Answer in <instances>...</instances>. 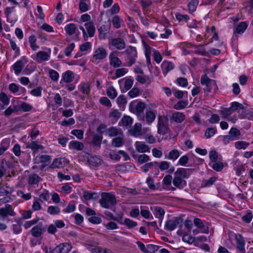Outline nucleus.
Segmentation results:
<instances>
[{"label":"nucleus","instance_id":"nucleus-2","mask_svg":"<svg viewBox=\"0 0 253 253\" xmlns=\"http://www.w3.org/2000/svg\"><path fill=\"white\" fill-rule=\"evenodd\" d=\"M101 206L105 209H111L117 203L115 196L111 193L103 192L99 201Z\"/></svg>","mask_w":253,"mask_h":253},{"label":"nucleus","instance_id":"nucleus-23","mask_svg":"<svg viewBox=\"0 0 253 253\" xmlns=\"http://www.w3.org/2000/svg\"><path fill=\"white\" fill-rule=\"evenodd\" d=\"M87 162L90 166L97 167L101 164L102 160L99 157L94 156L89 157Z\"/></svg>","mask_w":253,"mask_h":253},{"label":"nucleus","instance_id":"nucleus-31","mask_svg":"<svg viewBox=\"0 0 253 253\" xmlns=\"http://www.w3.org/2000/svg\"><path fill=\"white\" fill-rule=\"evenodd\" d=\"M102 139L103 136L101 134H95L93 136L92 144L95 146L100 147L101 146Z\"/></svg>","mask_w":253,"mask_h":253},{"label":"nucleus","instance_id":"nucleus-33","mask_svg":"<svg viewBox=\"0 0 253 253\" xmlns=\"http://www.w3.org/2000/svg\"><path fill=\"white\" fill-rule=\"evenodd\" d=\"M201 83L203 85L213 84L215 87H216L215 82L214 80L210 79L206 75H203L201 79Z\"/></svg>","mask_w":253,"mask_h":253},{"label":"nucleus","instance_id":"nucleus-63","mask_svg":"<svg viewBox=\"0 0 253 253\" xmlns=\"http://www.w3.org/2000/svg\"><path fill=\"white\" fill-rule=\"evenodd\" d=\"M124 223L127 226L128 228H132L137 226V223L133 221L129 218H125L124 220Z\"/></svg>","mask_w":253,"mask_h":253},{"label":"nucleus","instance_id":"nucleus-25","mask_svg":"<svg viewBox=\"0 0 253 253\" xmlns=\"http://www.w3.org/2000/svg\"><path fill=\"white\" fill-rule=\"evenodd\" d=\"M84 26L86 29V31L87 32V34L88 35V37H92L94 35L95 28V26L92 22H88L84 24Z\"/></svg>","mask_w":253,"mask_h":253},{"label":"nucleus","instance_id":"nucleus-38","mask_svg":"<svg viewBox=\"0 0 253 253\" xmlns=\"http://www.w3.org/2000/svg\"><path fill=\"white\" fill-rule=\"evenodd\" d=\"M179 151L177 149H173L169 152L168 155V159L169 160H172V161H175L179 157Z\"/></svg>","mask_w":253,"mask_h":253},{"label":"nucleus","instance_id":"nucleus-13","mask_svg":"<svg viewBox=\"0 0 253 253\" xmlns=\"http://www.w3.org/2000/svg\"><path fill=\"white\" fill-rule=\"evenodd\" d=\"M129 132L131 135L134 137H138L143 135V132L142 129L141 124L138 123H135L133 126L130 127Z\"/></svg>","mask_w":253,"mask_h":253},{"label":"nucleus","instance_id":"nucleus-49","mask_svg":"<svg viewBox=\"0 0 253 253\" xmlns=\"http://www.w3.org/2000/svg\"><path fill=\"white\" fill-rule=\"evenodd\" d=\"M90 7V2H79V8L82 12L88 11Z\"/></svg>","mask_w":253,"mask_h":253},{"label":"nucleus","instance_id":"nucleus-21","mask_svg":"<svg viewBox=\"0 0 253 253\" xmlns=\"http://www.w3.org/2000/svg\"><path fill=\"white\" fill-rule=\"evenodd\" d=\"M66 163V161L65 158H59L54 160L52 164L51 165L50 167L52 169L62 168Z\"/></svg>","mask_w":253,"mask_h":253},{"label":"nucleus","instance_id":"nucleus-62","mask_svg":"<svg viewBox=\"0 0 253 253\" xmlns=\"http://www.w3.org/2000/svg\"><path fill=\"white\" fill-rule=\"evenodd\" d=\"M71 133L76 136L79 139H82L84 136V131L80 129H74L71 131Z\"/></svg>","mask_w":253,"mask_h":253},{"label":"nucleus","instance_id":"nucleus-26","mask_svg":"<svg viewBox=\"0 0 253 253\" xmlns=\"http://www.w3.org/2000/svg\"><path fill=\"white\" fill-rule=\"evenodd\" d=\"M44 231V229L42 228L41 226L37 225L34 226L31 230L32 235L35 237H40Z\"/></svg>","mask_w":253,"mask_h":253},{"label":"nucleus","instance_id":"nucleus-43","mask_svg":"<svg viewBox=\"0 0 253 253\" xmlns=\"http://www.w3.org/2000/svg\"><path fill=\"white\" fill-rule=\"evenodd\" d=\"M9 146V142L6 139L3 140L0 146V156L3 154V153L8 149Z\"/></svg>","mask_w":253,"mask_h":253},{"label":"nucleus","instance_id":"nucleus-57","mask_svg":"<svg viewBox=\"0 0 253 253\" xmlns=\"http://www.w3.org/2000/svg\"><path fill=\"white\" fill-rule=\"evenodd\" d=\"M49 75L50 79L54 81H57L59 79V74L57 71L53 69H49Z\"/></svg>","mask_w":253,"mask_h":253},{"label":"nucleus","instance_id":"nucleus-11","mask_svg":"<svg viewBox=\"0 0 253 253\" xmlns=\"http://www.w3.org/2000/svg\"><path fill=\"white\" fill-rule=\"evenodd\" d=\"M16 213L13 211L12 207L9 204H6L4 208H0V215L2 218H5L8 215L14 216Z\"/></svg>","mask_w":253,"mask_h":253},{"label":"nucleus","instance_id":"nucleus-24","mask_svg":"<svg viewBox=\"0 0 253 253\" xmlns=\"http://www.w3.org/2000/svg\"><path fill=\"white\" fill-rule=\"evenodd\" d=\"M65 31L66 35L68 36H72L77 30V27L76 24L74 23H70L65 27Z\"/></svg>","mask_w":253,"mask_h":253},{"label":"nucleus","instance_id":"nucleus-16","mask_svg":"<svg viewBox=\"0 0 253 253\" xmlns=\"http://www.w3.org/2000/svg\"><path fill=\"white\" fill-rule=\"evenodd\" d=\"M110 27L111 25L108 23L104 24L98 28V30L99 33V37L100 39L104 40L106 39V34L109 33Z\"/></svg>","mask_w":253,"mask_h":253},{"label":"nucleus","instance_id":"nucleus-12","mask_svg":"<svg viewBox=\"0 0 253 253\" xmlns=\"http://www.w3.org/2000/svg\"><path fill=\"white\" fill-rule=\"evenodd\" d=\"M151 210L152 211L155 217L159 219V223L161 224L165 213L164 210L159 206H154L151 208Z\"/></svg>","mask_w":253,"mask_h":253},{"label":"nucleus","instance_id":"nucleus-41","mask_svg":"<svg viewBox=\"0 0 253 253\" xmlns=\"http://www.w3.org/2000/svg\"><path fill=\"white\" fill-rule=\"evenodd\" d=\"M26 148L36 151L39 149H42L43 147L42 145L38 144L36 141H32L31 143L26 146Z\"/></svg>","mask_w":253,"mask_h":253},{"label":"nucleus","instance_id":"nucleus-52","mask_svg":"<svg viewBox=\"0 0 253 253\" xmlns=\"http://www.w3.org/2000/svg\"><path fill=\"white\" fill-rule=\"evenodd\" d=\"M112 145L116 147L122 146L123 145V138L120 136L113 138L112 142Z\"/></svg>","mask_w":253,"mask_h":253},{"label":"nucleus","instance_id":"nucleus-58","mask_svg":"<svg viewBox=\"0 0 253 253\" xmlns=\"http://www.w3.org/2000/svg\"><path fill=\"white\" fill-rule=\"evenodd\" d=\"M249 145V143L243 141H239L235 143V146L238 149H246Z\"/></svg>","mask_w":253,"mask_h":253},{"label":"nucleus","instance_id":"nucleus-10","mask_svg":"<svg viewBox=\"0 0 253 253\" xmlns=\"http://www.w3.org/2000/svg\"><path fill=\"white\" fill-rule=\"evenodd\" d=\"M118 51H113L109 54L110 63L114 68L120 67L122 64L121 60L117 57Z\"/></svg>","mask_w":253,"mask_h":253},{"label":"nucleus","instance_id":"nucleus-45","mask_svg":"<svg viewBox=\"0 0 253 253\" xmlns=\"http://www.w3.org/2000/svg\"><path fill=\"white\" fill-rule=\"evenodd\" d=\"M107 94L110 98L114 99L117 96V92L113 86H110L107 89Z\"/></svg>","mask_w":253,"mask_h":253},{"label":"nucleus","instance_id":"nucleus-61","mask_svg":"<svg viewBox=\"0 0 253 253\" xmlns=\"http://www.w3.org/2000/svg\"><path fill=\"white\" fill-rule=\"evenodd\" d=\"M75 45L74 43H71L69 44L65 48L64 53L66 56L69 57L71 55V52L75 48Z\"/></svg>","mask_w":253,"mask_h":253},{"label":"nucleus","instance_id":"nucleus-5","mask_svg":"<svg viewBox=\"0 0 253 253\" xmlns=\"http://www.w3.org/2000/svg\"><path fill=\"white\" fill-rule=\"evenodd\" d=\"M72 248L71 244L64 242L59 244L53 248H49V253H68Z\"/></svg>","mask_w":253,"mask_h":253},{"label":"nucleus","instance_id":"nucleus-36","mask_svg":"<svg viewBox=\"0 0 253 253\" xmlns=\"http://www.w3.org/2000/svg\"><path fill=\"white\" fill-rule=\"evenodd\" d=\"M248 27V24L245 22H241L237 26L235 32L238 34H242L244 32Z\"/></svg>","mask_w":253,"mask_h":253},{"label":"nucleus","instance_id":"nucleus-30","mask_svg":"<svg viewBox=\"0 0 253 253\" xmlns=\"http://www.w3.org/2000/svg\"><path fill=\"white\" fill-rule=\"evenodd\" d=\"M24 66V65L21 60H18L13 64V69L16 75H18L21 73Z\"/></svg>","mask_w":253,"mask_h":253},{"label":"nucleus","instance_id":"nucleus-50","mask_svg":"<svg viewBox=\"0 0 253 253\" xmlns=\"http://www.w3.org/2000/svg\"><path fill=\"white\" fill-rule=\"evenodd\" d=\"M84 197L86 200H89L90 199H96L97 197V194L95 192L90 193L87 191H85L83 194Z\"/></svg>","mask_w":253,"mask_h":253},{"label":"nucleus","instance_id":"nucleus-34","mask_svg":"<svg viewBox=\"0 0 253 253\" xmlns=\"http://www.w3.org/2000/svg\"><path fill=\"white\" fill-rule=\"evenodd\" d=\"M128 71V70L126 68H119L116 70L115 75L111 77L112 79L115 80L117 78L121 77L124 76Z\"/></svg>","mask_w":253,"mask_h":253},{"label":"nucleus","instance_id":"nucleus-27","mask_svg":"<svg viewBox=\"0 0 253 253\" xmlns=\"http://www.w3.org/2000/svg\"><path fill=\"white\" fill-rule=\"evenodd\" d=\"M156 118V115L154 111L151 110L147 111L145 115V121L148 124L153 122Z\"/></svg>","mask_w":253,"mask_h":253},{"label":"nucleus","instance_id":"nucleus-64","mask_svg":"<svg viewBox=\"0 0 253 253\" xmlns=\"http://www.w3.org/2000/svg\"><path fill=\"white\" fill-rule=\"evenodd\" d=\"M140 93L139 89L137 87L132 88L128 93V95L131 98L137 96Z\"/></svg>","mask_w":253,"mask_h":253},{"label":"nucleus","instance_id":"nucleus-6","mask_svg":"<svg viewBox=\"0 0 253 253\" xmlns=\"http://www.w3.org/2000/svg\"><path fill=\"white\" fill-rule=\"evenodd\" d=\"M158 120V133L164 135L168 132V127L166 124L168 122V119L167 116H159Z\"/></svg>","mask_w":253,"mask_h":253},{"label":"nucleus","instance_id":"nucleus-56","mask_svg":"<svg viewBox=\"0 0 253 253\" xmlns=\"http://www.w3.org/2000/svg\"><path fill=\"white\" fill-rule=\"evenodd\" d=\"M216 130L213 127L208 128L205 133V135L207 138H210L213 136L215 133Z\"/></svg>","mask_w":253,"mask_h":253},{"label":"nucleus","instance_id":"nucleus-42","mask_svg":"<svg viewBox=\"0 0 253 253\" xmlns=\"http://www.w3.org/2000/svg\"><path fill=\"white\" fill-rule=\"evenodd\" d=\"M47 212L51 215L59 214L60 212V209L57 206H49L47 208Z\"/></svg>","mask_w":253,"mask_h":253},{"label":"nucleus","instance_id":"nucleus-8","mask_svg":"<svg viewBox=\"0 0 253 253\" xmlns=\"http://www.w3.org/2000/svg\"><path fill=\"white\" fill-rule=\"evenodd\" d=\"M194 224L203 233L208 234L209 232L210 224L206 221L201 220L198 218L194 219Z\"/></svg>","mask_w":253,"mask_h":253},{"label":"nucleus","instance_id":"nucleus-18","mask_svg":"<svg viewBox=\"0 0 253 253\" xmlns=\"http://www.w3.org/2000/svg\"><path fill=\"white\" fill-rule=\"evenodd\" d=\"M170 119L176 123H181L185 120V115L183 113L175 112L172 114Z\"/></svg>","mask_w":253,"mask_h":253},{"label":"nucleus","instance_id":"nucleus-1","mask_svg":"<svg viewBox=\"0 0 253 253\" xmlns=\"http://www.w3.org/2000/svg\"><path fill=\"white\" fill-rule=\"evenodd\" d=\"M188 177L187 170L184 168H178L174 173L172 179L173 185L179 189H182L186 186V181L184 179Z\"/></svg>","mask_w":253,"mask_h":253},{"label":"nucleus","instance_id":"nucleus-53","mask_svg":"<svg viewBox=\"0 0 253 253\" xmlns=\"http://www.w3.org/2000/svg\"><path fill=\"white\" fill-rule=\"evenodd\" d=\"M187 105L188 101L187 100H180L174 105V108L176 110L183 109L185 108Z\"/></svg>","mask_w":253,"mask_h":253},{"label":"nucleus","instance_id":"nucleus-14","mask_svg":"<svg viewBox=\"0 0 253 253\" xmlns=\"http://www.w3.org/2000/svg\"><path fill=\"white\" fill-rule=\"evenodd\" d=\"M107 56V52L103 47H98L94 52L93 57L96 60H100L105 58Z\"/></svg>","mask_w":253,"mask_h":253},{"label":"nucleus","instance_id":"nucleus-7","mask_svg":"<svg viewBox=\"0 0 253 253\" xmlns=\"http://www.w3.org/2000/svg\"><path fill=\"white\" fill-rule=\"evenodd\" d=\"M182 219L179 217L168 220L165 223V229L169 231L174 230L182 222Z\"/></svg>","mask_w":253,"mask_h":253},{"label":"nucleus","instance_id":"nucleus-54","mask_svg":"<svg viewBox=\"0 0 253 253\" xmlns=\"http://www.w3.org/2000/svg\"><path fill=\"white\" fill-rule=\"evenodd\" d=\"M121 121L124 126H127L132 124L133 120L129 116H125L122 119Z\"/></svg>","mask_w":253,"mask_h":253},{"label":"nucleus","instance_id":"nucleus-22","mask_svg":"<svg viewBox=\"0 0 253 253\" xmlns=\"http://www.w3.org/2000/svg\"><path fill=\"white\" fill-rule=\"evenodd\" d=\"M68 146L70 149H75L77 151H81L84 148V145L82 142L76 140L71 141Z\"/></svg>","mask_w":253,"mask_h":253},{"label":"nucleus","instance_id":"nucleus-37","mask_svg":"<svg viewBox=\"0 0 253 253\" xmlns=\"http://www.w3.org/2000/svg\"><path fill=\"white\" fill-rule=\"evenodd\" d=\"M216 180L217 178L216 177L213 176L211 177L209 179L203 180L201 184L202 187H210L213 185Z\"/></svg>","mask_w":253,"mask_h":253},{"label":"nucleus","instance_id":"nucleus-19","mask_svg":"<svg viewBox=\"0 0 253 253\" xmlns=\"http://www.w3.org/2000/svg\"><path fill=\"white\" fill-rule=\"evenodd\" d=\"M234 237L236 241L237 248L243 251L245 248V241L242 236L239 234H235Z\"/></svg>","mask_w":253,"mask_h":253},{"label":"nucleus","instance_id":"nucleus-29","mask_svg":"<svg viewBox=\"0 0 253 253\" xmlns=\"http://www.w3.org/2000/svg\"><path fill=\"white\" fill-rule=\"evenodd\" d=\"M79 89L83 93L88 94L90 92V84L87 83H81L79 85Z\"/></svg>","mask_w":253,"mask_h":253},{"label":"nucleus","instance_id":"nucleus-9","mask_svg":"<svg viewBox=\"0 0 253 253\" xmlns=\"http://www.w3.org/2000/svg\"><path fill=\"white\" fill-rule=\"evenodd\" d=\"M108 44L114 46L118 50H123L126 47V42L122 38H115L112 39L108 42Z\"/></svg>","mask_w":253,"mask_h":253},{"label":"nucleus","instance_id":"nucleus-48","mask_svg":"<svg viewBox=\"0 0 253 253\" xmlns=\"http://www.w3.org/2000/svg\"><path fill=\"white\" fill-rule=\"evenodd\" d=\"M18 109L23 112H28L33 109V107L26 102H22L19 105Z\"/></svg>","mask_w":253,"mask_h":253},{"label":"nucleus","instance_id":"nucleus-28","mask_svg":"<svg viewBox=\"0 0 253 253\" xmlns=\"http://www.w3.org/2000/svg\"><path fill=\"white\" fill-rule=\"evenodd\" d=\"M74 79L73 73L71 71L65 72L62 75V80L66 83H71Z\"/></svg>","mask_w":253,"mask_h":253},{"label":"nucleus","instance_id":"nucleus-15","mask_svg":"<svg viewBox=\"0 0 253 253\" xmlns=\"http://www.w3.org/2000/svg\"><path fill=\"white\" fill-rule=\"evenodd\" d=\"M50 57V53H47L43 51H40L37 53L36 57L34 59L38 63L47 61Z\"/></svg>","mask_w":253,"mask_h":253},{"label":"nucleus","instance_id":"nucleus-55","mask_svg":"<svg viewBox=\"0 0 253 253\" xmlns=\"http://www.w3.org/2000/svg\"><path fill=\"white\" fill-rule=\"evenodd\" d=\"M155 165H158V162H150L148 163H146L141 168V169L145 172H147L149 169L152 168L153 166H155Z\"/></svg>","mask_w":253,"mask_h":253},{"label":"nucleus","instance_id":"nucleus-60","mask_svg":"<svg viewBox=\"0 0 253 253\" xmlns=\"http://www.w3.org/2000/svg\"><path fill=\"white\" fill-rule=\"evenodd\" d=\"M42 88L41 86H38L31 90L30 93L32 95L34 96H40L42 95Z\"/></svg>","mask_w":253,"mask_h":253},{"label":"nucleus","instance_id":"nucleus-35","mask_svg":"<svg viewBox=\"0 0 253 253\" xmlns=\"http://www.w3.org/2000/svg\"><path fill=\"white\" fill-rule=\"evenodd\" d=\"M199 4V0H191L188 4V10L190 13L194 12Z\"/></svg>","mask_w":253,"mask_h":253},{"label":"nucleus","instance_id":"nucleus-20","mask_svg":"<svg viewBox=\"0 0 253 253\" xmlns=\"http://www.w3.org/2000/svg\"><path fill=\"white\" fill-rule=\"evenodd\" d=\"M136 150L140 153L150 152V148L148 146L144 143L140 141H136L135 143Z\"/></svg>","mask_w":253,"mask_h":253},{"label":"nucleus","instance_id":"nucleus-40","mask_svg":"<svg viewBox=\"0 0 253 253\" xmlns=\"http://www.w3.org/2000/svg\"><path fill=\"white\" fill-rule=\"evenodd\" d=\"M194 48L195 49V52L203 56L207 55V52L203 45H194Z\"/></svg>","mask_w":253,"mask_h":253},{"label":"nucleus","instance_id":"nucleus-3","mask_svg":"<svg viewBox=\"0 0 253 253\" xmlns=\"http://www.w3.org/2000/svg\"><path fill=\"white\" fill-rule=\"evenodd\" d=\"M145 108V104L142 102H131L129 105L130 110L135 113L137 115L138 119L141 121H145L144 114Z\"/></svg>","mask_w":253,"mask_h":253},{"label":"nucleus","instance_id":"nucleus-44","mask_svg":"<svg viewBox=\"0 0 253 253\" xmlns=\"http://www.w3.org/2000/svg\"><path fill=\"white\" fill-rule=\"evenodd\" d=\"M76 209V206L74 201L70 202L67 207L62 210L64 213H71L73 212Z\"/></svg>","mask_w":253,"mask_h":253},{"label":"nucleus","instance_id":"nucleus-4","mask_svg":"<svg viewBox=\"0 0 253 253\" xmlns=\"http://www.w3.org/2000/svg\"><path fill=\"white\" fill-rule=\"evenodd\" d=\"M122 53L126 54L125 60L128 66H131L135 63L137 57V51L135 47L128 46Z\"/></svg>","mask_w":253,"mask_h":253},{"label":"nucleus","instance_id":"nucleus-32","mask_svg":"<svg viewBox=\"0 0 253 253\" xmlns=\"http://www.w3.org/2000/svg\"><path fill=\"white\" fill-rule=\"evenodd\" d=\"M41 179V177L37 174L34 173L29 175L28 183L31 185L37 184Z\"/></svg>","mask_w":253,"mask_h":253},{"label":"nucleus","instance_id":"nucleus-17","mask_svg":"<svg viewBox=\"0 0 253 253\" xmlns=\"http://www.w3.org/2000/svg\"><path fill=\"white\" fill-rule=\"evenodd\" d=\"M163 73L164 75H166L169 71L174 68V65L173 63L165 60L161 65Z\"/></svg>","mask_w":253,"mask_h":253},{"label":"nucleus","instance_id":"nucleus-47","mask_svg":"<svg viewBox=\"0 0 253 253\" xmlns=\"http://www.w3.org/2000/svg\"><path fill=\"white\" fill-rule=\"evenodd\" d=\"M49 198V193L47 190H44L41 194L39 195V198L38 199L42 202L47 201Z\"/></svg>","mask_w":253,"mask_h":253},{"label":"nucleus","instance_id":"nucleus-39","mask_svg":"<svg viewBox=\"0 0 253 253\" xmlns=\"http://www.w3.org/2000/svg\"><path fill=\"white\" fill-rule=\"evenodd\" d=\"M19 110L18 107L16 105L10 106L4 112V115L8 117L13 113H15Z\"/></svg>","mask_w":253,"mask_h":253},{"label":"nucleus","instance_id":"nucleus-51","mask_svg":"<svg viewBox=\"0 0 253 253\" xmlns=\"http://www.w3.org/2000/svg\"><path fill=\"white\" fill-rule=\"evenodd\" d=\"M172 180V177L170 175H167L163 178V184L166 186V187H164V189H168V187L171 185Z\"/></svg>","mask_w":253,"mask_h":253},{"label":"nucleus","instance_id":"nucleus-46","mask_svg":"<svg viewBox=\"0 0 253 253\" xmlns=\"http://www.w3.org/2000/svg\"><path fill=\"white\" fill-rule=\"evenodd\" d=\"M112 22L113 26L116 29H119L121 27V19L118 15H115L113 17Z\"/></svg>","mask_w":253,"mask_h":253},{"label":"nucleus","instance_id":"nucleus-59","mask_svg":"<svg viewBox=\"0 0 253 253\" xmlns=\"http://www.w3.org/2000/svg\"><path fill=\"white\" fill-rule=\"evenodd\" d=\"M211 167L214 170L220 171L223 169L224 166L222 163L220 162H215L212 164Z\"/></svg>","mask_w":253,"mask_h":253}]
</instances>
